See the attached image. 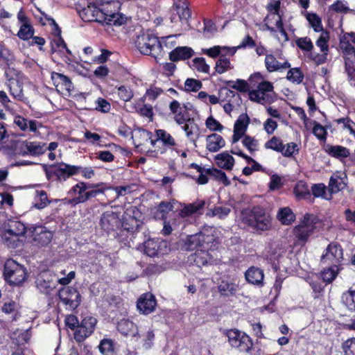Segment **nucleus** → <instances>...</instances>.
Returning a JSON list of instances; mask_svg holds the SVG:
<instances>
[{
	"mask_svg": "<svg viewBox=\"0 0 355 355\" xmlns=\"http://www.w3.org/2000/svg\"><path fill=\"white\" fill-rule=\"evenodd\" d=\"M218 243L216 238L208 230L188 236L185 241L187 250H195L192 259L200 267L209 263L213 259L211 252Z\"/></svg>",
	"mask_w": 355,
	"mask_h": 355,
	"instance_id": "f257e3e1",
	"label": "nucleus"
},
{
	"mask_svg": "<svg viewBox=\"0 0 355 355\" xmlns=\"http://www.w3.org/2000/svg\"><path fill=\"white\" fill-rule=\"evenodd\" d=\"M239 46L229 47L226 46L216 45L210 48L202 49V53L211 58L218 57L216 62V71L222 74L234 69V65L231 63L228 57L233 56Z\"/></svg>",
	"mask_w": 355,
	"mask_h": 355,
	"instance_id": "f03ea898",
	"label": "nucleus"
},
{
	"mask_svg": "<svg viewBox=\"0 0 355 355\" xmlns=\"http://www.w3.org/2000/svg\"><path fill=\"white\" fill-rule=\"evenodd\" d=\"M100 23L121 26L126 21V17L119 12L121 3L117 0H99Z\"/></svg>",
	"mask_w": 355,
	"mask_h": 355,
	"instance_id": "7ed1b4c3",
	"label": "nucleus"
},
{
	"mask_svg": "<svg viewBox=\"0 0 355 355\" xmlns=\"http://www.w3.org/2000/svg\"><path fill=\"white\" fill-rule=\"evenodd\" d=\"M241 220L256 231H266L270 228L271 223L270 216L260 207L243 210L241 212Z\"/></svg>",
	"mask_w": 355,
	"mask_h": 355,
	"instance_id": "20e7f679",
	"label": "nucleus"
},
{
	"mask_svg": "<svg viewBox=\"0 0 355 355\" xmlns=\"http://www.w3.org/2000/svg\"><path fill=\"white\" fill-rule=\"evenodd\" d=\"M251 87H256V89H252L249 92V98L252 101L260 104H264L269 102V92L273 91L272 83L264 80V77L259 72L251 75L248 79Z\"/></svg>",
	"mask_w": 355,
	"mask_h": 355,
	"instance_id": "39448f33",
	"label": "nucleus"
},
{
	"mask_svg": "<svg viewBox=\"0 0 355 355\" xmlns=\"http://www.w3.org/2000/svg\"><path fill=\"white\" fill-rule=\"evenodd\" d=\"M135 45L141 53L151 55L156 60L163 56V50L158 37L150 32H146L137 37Z\"/></svg>",
	"mask_w": 355,
	"mask_h": 355,
	"instance_id": "423d86ee",
	"label": "nucleus"
},
{
	"mask_svg": "<svg viewBox=\"0 0 355 355\" xmlns=\"http://www.w3.org/2000/svg\"><path fill=\"white\" fill-rule=\"evenodd\" d=\"M28 228L19 221L9 220L0 227V236L6 245L11 248H16L19 236H23Z\"/></svg>",
	"mask_w": 355,
	"mask_h": 355,
	"instance_id": "0eeeda50",
	"label": "nucleus"
},
{
	"mask_svg": "<svg viewBox=\"0 0 355 355\" xmlns=\"http://www.w3.org/2000/svg\"><path fill=\"white\" fill-rule=\"evenodd\" d=\"M7 86L10 95L17 101L28 102V99L24 96L23 92L24 85L26 81L24 73L19 71L10 69L7 73Z\"/></svg>",
	"mask_w": 355,
	"mask_h": 355,
	"instance_id": "6e6552de",
	"label": "nucleus"
},
{
	"mask_svg": "<svg viewBox=\"0 0 355 355\" xmlns=\"http://www.w3.org/2000/svg\"><path fill=\"white\" fill-rule=\"evenodd\" d=\"M3 277L10 285H19L27 278L26 268L15 260L8 259L4 264Z\"/></svg>",
	"mask_w": 355,
	"mask_h": 355,
	"instance_id": "1a4fd4ad",
	"label": "nucleus"
},
{
	"mask_svg": "<svg viewBox=\"0 0 355 355\" xmlns=\"http://www.w3.org/2000/svg\"><path fill=\"white\" fill-rule=\"evenodd\" d=\"M230 345L241 352H249L252 347L250 337L245 332L236 329H228L225 331Z\"/></svg>",
	"mask_w": 355,
	"mask_h": 355,
	"instance_id": "9d476101",
	"label": "nucleus"
},
{
	"mask_svg": "<svg viewBox=\"0 0 355 355\" xmlns=\"http://www.w3.org/2000/svg\"><path fill=\"white\" fill-rule=\"evenodd\" d=\"M314 220L313 215L306 214L300 223L294 228L293 234L300 244L305 243L313 234L315 229Z\"/></svg>",
	"mask_w": 355,
	"mask_h": 355,
	"instance_id": "9b49d317",
	"label": "nucleus"
},
{
	"mask_svg": "<svg viewBox=\"0 0 355 355\" xmlns=\"http://www.w3.org/2000/svg\"><path fill=\"white\" fill-rule=\"evenodd\" d=\"M76 166L69 165L61 162L57 165H51L46 170V175L49 180L53 178V176L60 182L67 180L69 177L77 175Z\"/></svg>",
	"mask_w": 355,
	"mask_h": 355,
	"instance_id": "f8f14e48",
	"label": "nucleus"
},
{
	"mask_svg": "<svg viewBox=\"0 0 355 355\" xmlns=\"http://www.w3.org/2000/svg\"><path fill=\"white\" fill-rule=\"evenodd\" d=\"M103 182L98 184H90L85 183L84 182H80L74 185L68 192L69 196H72V198L68 200V204L76 205L86 202V190L93 188H97L100 186H103Z\"/></svg>",
	"mask_w": 355,
	"mask_h": 355,
	"instance_id": "ddd939ff",
	"label": "nucleus"
},
{
	"mask_svg": "<svg viewBox=\"0 0 355 355\" xmlns=\"http://www.w3.org/2000/svg\"><path fill=\"white\" fill-rule=\"evenodd\" d=\"M263 21L265 26L263 30H268L272 34H275L279 31L283 42H287L288 40V36L284 27L282 17L280 14H268Z\"/></svg>",
	"mask_w": 355,
	"mask_h": 355,
	"instance_id": "4468645a",
	"label": "nucleus"
},
{
	"mask_svg": "<svg viewBox=\"0 0 355 355\" xmlns=\"http://www.w3.org/2000/svg\"><path fill=\"white\" fill-rule=\"evenodd\" d=\"M154 331L148 322L139 326V331L137 337L134 338L135 341L139 343L141 347L145 350L150 349L154 343Z\"/></svg>",
	"mask_w": 355,
	"mask_h": 355,
	"instance_id": "2eb2a0df",
	"label": "nucleus"
},
{
	"mask_svg": "<svg viewBox=\"0 0 355 355\" xmlns=\"http://www.w3.org/2000/svg\"><path fill=\"white\" fill-rule=\"evenodd\" d=\"M61 301L70 309H76L81 301L80 294L76 288L68 286L59 291Z\"/></svg>",
	"mask_w": 355,
	"mask_h": 355,
	"instance_id": "dca6fc26",
	"label": "nucleus"
},
{
	"mask_svg": "<svg viewBox=\"0 0 355 355\" xmlns=\"http://www.w3.org/2000/svg\"><path fill=\"white\" fill-rule=\"evenodd\" d=\"M267 71L270 73L282 71L291 67L288 61L280 55L267 54L264 60Z\"/></svg>",
	"mask_w": 355,
	"mask_h": 355,
	"instance_id": "f3484780",
	"label": "nucleus"
},
{
	"mask_svg": "<svg viewBox=\"0 0 355 355\" xmlns=\"http://www.w3.org/2000/svg\"><path fill=\"white\" fill-rule=\"evenodd\" d=\"M343 257L341 246L337 243H330L325 250V253L322 255L321 261L324 263H338Z\"/></svg>",
	"mask_w": 355,
	"mask_h": 355,
	"instance_id": "a211bd4d",
	"label": "nucleus"
},
{
	"mask_svg": "<svg viewBox=\"0 0 355 355\" xmlns=\"http://www.w3.org/2000/svg\"><path fill=\"white\" fill-rule=\"evenodd\" d=\"M167 243L164 241L148 239L144 243L145 254L154 257L166 252Z\"/></svg>",
	"mask_w": 355,
	"mask_h": 355,
	"instance_id": "6ab92c4d",
	"label": "nucleus"
},
{
	"mask_svg": "<svg viewBox=\"0 0 355 355\" xmlns=\"http://www.w3.org/2000/svg\"><path fill=\"white\" fill-rule=\"evenodd\" d=\"M78 13L85 21H98L100 23L98 1L88 3L86 7L79 10Z\"/></svg>",
	"mask_w": 355,
	"mask_h": 355,
	"instance_id": "aec40b11",
	"label": "nucleus"
},
{
	"mask_svg": "<svg viewBox=\"0 0 355 355\" xmlns=\"http://www.w3.org/2000/svg\"><path fill=\"white\" fill-rule=\"evenodd\" d=\"M32 233L35 241L42 245H48L52 240L53 233L42 225L32 226L28 227Z\"/></svg>",
	"mask_w": 355,
	"mask_h": 355,
	"instance_id": "412c9836",
	"label": "nucleus"
},
{
	"mask_svg": "<svg viewBox=\"0 0 355 355\" xmlns=\"http://www.w3.org/2000/svg\"><path fill=\"white\" fill-rule=\"evenodd\" d=\"M100 224L107 232L114 231L121 224L119 216L117 213L112 210L107 211L102 214Z\"/></svg>",
	"mask_w": 355,
	"mask_h": 355,
	"instance_id": "4be33fe9",
	"label": "nucleus"
},
{
	"mask_svg": "<svg viewBox=\"0 0 355 355\" xmlns=\"http://www.w3.org/2000/svg\"><path fill=\"white\" fill-rule=\"evenodd\" d=\"M249 123L250 118L246 114L239 115L234 125V134L232 136L233 144L238 142L240 139L245 136Z\"/></svg>",
	"mask_w": 355,
	"mask_h": 355,
	"instance_id": "5701e85b",
	"label": "nucleus"
},
{
	"mask_svg": "<svg viewBox=\"0 0 355 355\" xmlns=\"http://www.w3.org/2000/svg\"><path fill=\"white\" fill-rule=\"evenodd\" d=\"M155 297L151 293L142 295L137 300V307L139 311L144 315L152 313L156 306Z\"/></svg>",
	"mask_w": 355,
	"mask_h": 355,
	"instance_id": "b1692460",
	"label": "nucleus"
},
{
	"mask_svg": "<svg viewBox=\"0 0 355 355\" xmlns=\"http://www.w3.org/2000/svg\"><path fill=\"white\" fill-rule=\"evenodd\" d=\"M170 110L171 113L174 115V120L177 123V124L182 125L184 122H187L189 119H191L189 112L187 111L186 108L180 106V104L178 101L174 100L170 103Z\"/></svg>",
	"mask_w": 355,
	"mask_h": 355,
	"instance_id": "393cba45",
	"label": "nucleus"
},
{
	"mask_svg": "<svg viewBox=\"0 0 355 355\" xmlns=\"http://www.w3.org/2000/svg\"><path fill=\"white\" fill-rule=\"evenodd\" d=\"M14 123L22 131L36 133L39 128L42 127L40 122L35 120H28L21 116L17 115L14 119Z\"/></svg>",
	"mask_w": 355,
	"mask_h": 355,
	"instance_id": "a878e982",
	"label": "nucleus"
},
{
	"mask_svg": "<svg viewBox=\"0 0 355 355\" xmlns=\"http://www.w3.org/2000/svg\"><path fill=\"white\" fill-rule=\"evenodd\" d=\"M180 125L185 132L187 138L196 146V142L200 135V130L194 119L191 118L187 122Z\"/></svg>",
	"mask_w": 355,
	"mask_h": 355,
	"instance_id": "bb28decb",
	"label": "nucleus"
},
{
	"mask_svg": "<svg viewBox=\"0 0 355 355\" xmlns=\"http://www.w3.org/2000/svg\"><path fill=\"white\" fill-rule=\"evenodd\" d=\"M340 49L344 55L346 70L349 71L353 69L355 64V48L349 42L346 41L340 42Z\"/></svg>",
	"mask_w": 355,
	"mask_h": 355,
	"instance_id": "cd10ccee",
	"label": "nucleus"
},
{
	"mask_svg": "<svg viewBox=\"0 0 355 355\" xmlns=\"http://www.w3.org/2000/svg\"><path fill=\"white\" fill-rule=\"evenodd\" d=\"M245 277L246 281L254 286L261 287L263 286V271L254 266L248 268L245 272Z\"/></svg>",
	"mask_w": 355,
	"mask_h": 355,
	"instance_id": "c85d7f7f",
	"label": "nucleus"
},
{
	"mask_svg": "<svg viewBox=\"0 0 355 355\" xmlns=\"http://www.w3.org/2000/svg\"><path fill=\"white\" fill-rule=\"evenodd\" d=\"M21 150L24 155L37 156L45 152L46 146L44 144L37 141H26L23 144Z\"/></svg>",
	"mask_w": 355,
	"mask_h": 355,
	"instance_id": "c756f323",
	"label": "nucleus"
},
{
	"mask_svg": "<svg viewBox=\"0 0 355 355\" xmlns=\"http://www.w3.org/2000/svg\"><path fill=\"white\" fill-rule=\"evenodd\" d=\"M117 329L121 334L126 336H130L134 339V338L137 337L139 327L129 319L124 318L118 322Z\"/></svg>",
	"mask_w": 355,
	"mask_h": 355,
	"instance_id": "7c9ffc66",
	"label": "nucleus"
},
{
	"mask_svg": "<svg viewBox=\"0 0 355 355\" xmlns=\"http://www.w3.org/2000/svg\"><path fill=\"white\" fill-rule=\"evenodd\" d=\"M347 186V175L344 173L337 172L329 180V188L331 193H338Z\"/></svg>",
	"mask_w": 355,
	"mask_h": 355,
	"instance_id": "2f4dec72",
	"label": "nucleus"
},
{
	"mask_svg": "<svg viewBox=\"0 0 355 355\" xmlns=\"http://www.w3.org/2000/svg\"><path fill=\"white\" fill-rule=\"evenodd\" d=\"M51 79L58 90H65L69 92L73 89V84L71 80L62 73L53 72L51 73Z\"/></svg>",
	"mask_w": 355,
	"mask_h": 355,
	"instance_id": "473e14b6",
	"label": "nucleus"
},
{
	"mask_svg": "<svg viewBox=\"0 0 355 355\" xmlns=\"http://www.w3.org/2000/svg\"><path fill=\"white\" fill-rule=\"evenodd\" d=\"M225 141L224 139L216 133L207 136L206 139V147L210 152H217L224 147Z\"/></svg>",
	"mask_w": 355,
	"mask_h": 355,
	"instance_id": "72a5a7b5",
	"label": "nucleus"
},
{
	"mask_svg": "<svg viewBox=\"0 0 355 355\" xmlns=\"http://www.w3.org/2000/svg\"><path fill=\"white\" fill-rule=\"evenodd\" d=\"M217 166L227 171L232 169L234 165V157L227 152H223L215 156Z\"/></svg>",
	"mask_w": 355,
	"mask_h": 355,
	"instance_id": "f704fd0d",
	"label": "nucleus"
},
{
	"mask_svg": "<svg viewBox=\"0 0 355 355\" xmlns=\"http://www.w3.org/2000/svg\"><path fill=\"white\" fill-rule=\"evenodd\" d=\"M193 54V50L188 46H180L173 49L169 53L171 60L175 62L190 58Z\"/></svg>",
	"mask_w": 355,
	"mask_h": 355,
	"instance_id": "c9c22d12",
	"label": "nucleus"
},
{
	"mask_svg": "<svg viewBox=\"0 0 355 355\" xmlns=\"http://www.w3.org/2000/svg\"><path fill=\"white\" fill-rule=\"evenodd\" d=\"M324 150L329 155L340 160L344 158H347L350 155L349 150L348 148L339 145H327Z\"/></svg>",
	"mask_w": 355,
	"mask_h": 355,
	"instance_id": "e433bc0d",
	"label": "nucleus"
},
{
	"mask_svg": "<svg viewBox=\"0 0 355 355\" xmlns=\"http://www.w3.org/2000/svg\"><path fill=\"white\" fill-rule=\"evenodd\" d=\"M178 205V202L175 200L168 202H161L157 207V217L162 220H166L169 212L173 211L175 206Z\"/></svg>",
	"mask_w": 355,
	"mask_h": 355,
	"instance_id": "4c0bfd02",
	"label": "nucleus"
},
{
	"mask_svg": "<svg viewBox=\"0 0 355 355\" xmlns=\"http://www.w3.org/2000/svg\"><path fill=\"white\" fill-rule=\"evenodd\" d=\"M237 288V284L232 280H222L218 286L220 294L227 297L234 295Z\"/></svg>",
	"mask_w": 355,
	"mask_h": 355,
	"instance_id": "58836bf2",
	"label": "nucleus"
},
{
	"mask_svg": "<svg viewBox=\"0 0 355 355\" xmlns=\"http://www.w3.org/2000/svg\"><path fill=\"white\" fill-rule=\"evenodd\" d=\"M100 352L103 355H116V343L110 338H103L98 345Z\"/></svg>",
	"mask_w": 355,
	"mask_h": 355,
	"instance_id": "ea45409f",
	"label": "nucleus"
},
{
	"mask_svg": "<svg viewBox=\"0 0 355 355\" xmlns=\"http://www.w3.org/2000/svg\"><path fill=\"white\" fill-rule=\"evenodd\" d=\"M277 217L281 223L285 225H290L295 219L294 213L289 207H283L279 209Z\"/></svg>",
	"mask_w": 355,
	"mask_h": 355,
	"instance_id": "a19ab883",
	"label": "nucleus"
},
{
	"mask_svg": "<svg viewBox=\"0 0 355 355\" xmlns=\"http://www.w3.org/2000/svg\"><path fill=\"white\" fill-rule=\"evenodd\" d=\"M294 193L297 199H305L311 195L309 187L304 181L297 182L294 187Z\"/></svg>",
	"mask_w": 355,
	"mask_h": 355,
	"instance_id": "79ce46f5",
	"label": "nucleus"
},
{
	"mask_svg": "<svg viewBox=\"0 0 355 355\" xmlns=\"http://www.w3.org/2000/svg\"><path fill=\"white\" fill-rule=\"evenodd\" d=\"M204 205V201H201L198 203L189 204L181 209L178 214L180 215V216L184 218L191 215L192 214L197 212L198 210L203 207Z\"/></svg>",
	"mask_w": 355,
	"mask_h": 355,
	"instance_id": "37998d69",
	"label": "nucleus"
},
{
	"mask_svg": "<svg viewBox=\"0 0 355 355\" xmlns=\"http://www.w3.org/2000/svg\"><path fill=\"white\" fill-rule=\"evenodd\" d=\"M342 302L351 311H355V290H349L342 295Z\"/></svg>",
	"mask_w": 355,
	"mask_h": 355,
	"instance_id": "c03bdc74",
	"label": "nucleus"
},
{
	"mask_svg": "<svg viewBox=\"0 0 355 355\" xmlns=\"http://www.w3.org/2000/svg\"><path fill=\"white\" fill-rule=\"evenodd\" d=\"M156 136L157 140H159L162 144L168 147L174 146L175 145V141L174 138L167 132L165 130L159 129L156 130Z\"/></svg>",
	"mask_w": 355,
	"mask_h": 355,
	"instance_id": "a18cd8bd",
	"label": "nucleus"
},
{
	"mask_svg": "<svg viewBox=\"0 0 355 355\" xmlns=\"http://www.w3.org/2000/svg\"><path fill=\"white\" fill-rule=\"evenodd\" d=\"M178 17L181 21H187L191 17V11L189 8V3L183 1L179 3H175Z\"/></svg>",
	"mask_w": 355,
	"mask_h": 355,
	"instance_id": "49530a36",
	"label": "nucleus"
},
{
	"mask_svg": "<svg viewBox=\"0 0 355 355\" xmlns=\"http://www.w3.org/2000/svg\"><path fill=\"white\" fill-rule=\"evenodd\" d=\"M50 201L48 200L47 194L44 191H36L35 196L34 207L42 209L46 207Z\"/></svg>",
	"mask_w": 355,
	"mask_h": 355,
	"instance_id": "de8ad7c7",
	"label": "nucleus"
},
{
	"mask_svg": "<svg viewBox=\"0 0 355 355\" xmlns=\"http://www.w3.org/2000/svg\"><path fill=\"white\" fill-rule=\"evenodd\" d=\"M329 40V34L327 31H322L318 40L315 42V44L320 48L321 53H328L329 46L328 42Z\"/></svg>",
	"mask_w": 355,
	"mask_h": 355,
	"instance_id": "09e8293b",
	"label": "nucleus"
},
{
	"mask_svg": "<svg viewBox=\"0 0 355 355\" xmlns=\"http://www.w3.org/2000/svg\"><path fill=\"white\" fill-rule=\"evenodd\" d=\"M239 96L235 92L227 87H223L219 90V98L222 102H233V99L239 98Z\"/></svg>",
	"mask_w": 355,
	"mask_h": 355,
	"instance_id": "8fccbe9b",
	"label": "nucleus"
},
{
	"mask_svg": "<svg viewBox=\"0 0 355 355\" xmlns=\"http://www.w3.org/2000/svg\"><path fill=\"white\" fill-rule=\"evenodd\" d=\"M34 34V29L31 25L30 22L27 24H21L19 30L17 33V36L23 40H29Z\"/></svg>",
	"mask_w": 355,
	"mask_h": 355,
	"instance_id": "3c124183",
	"label": "nucleus"
},
{
	"mask_svg": "<svg viewBox=\"0 0 355 355\" xmlns=\"http://www.w3.org/2000/svg\"><path fill=\"white\" fill-rule=\"evenodd\" d=\"M306 19L308 20L310 26L313 28L315 32L322 33L324 31L322 27V21L320 17L315 13H307Z\"/></svg>",
	"mask_w": 355,
	"mask_h": 355,
	"instance_id": "603ef678",
	"label": "nucleus"
},
{
	"mask_svg": "<svg viewBox=\"0 0 355 355\" xmlns=\"http://www.w3.org/2000/svg\"><path fill=\"white\" fill-rule=\"evenodd\" d=\"M338 272V266L333 264L332 266L324 269L321 275L324 282L327 283H331L337 276Z\"/></svg>",
	"mask_w": 355,
	"mask_h": 355,
	"instance_id": "864d4df0",
	"label": "nucleus"
},
{
	"mask_svg": "<svg viewBox=\"0 0 355 355\" xmlns=\"http://www.w3.org/2000/svg\"><path fill=\"white\" fill-rule=\"evenodd\" d=\"M191 67L198 72L209 73V66L206 63L204 58H196L191 61Z\"/></svg>",
	"mask_w": 355,
	"mask_h": 355,
	"instance_id": "5fc2aeb1",
	"label": "nucleus"
},
{
	"mask_svg": "<svg viewBox=\"0 0 355 355\" xmlns=\"http://www.w3.org/2000/svg\"><path fill=\"white\" fill-rule=\"evenodd\" d=\"M286 78L291 83L300 84L302 82L304 76L299 68L291 69L286 75Z\"/></svg>",
	"mask_w": 355,
	"mask_h": 355,
	"instance_id": "6e6d98bb",
	"label": "nucleus"
},
{
	"mask_svg": "<svg viewBox=\"0 0 355 355\" xmlns=\"http://www.w3.org/2000/svg\"><path fill=\"white\" fill-rule=\"evenodd\" d=\"M226 85L234 89L242 92L248 90L250 85V82L248 83L247 81L242 79H237L236 81H226Z\"/></svg>",
	"mask_w": 355,
	"mask_h": 355,
	"instance_id": "4d7b16f0",
	"label": "nucleus"
},
{
	"mask_svg": "<svg viewBox=\"0 0 355 355\" xmlns=\"http://www.w3.org/2000/svg\"><path fill=\"white\" fill-rule=\"evenodd\" d=\"M264 147L266 149H271L276 152L281 153L282 148L284 147V144L279 137H272L270 140L265 143Z\"/></svg>",
	"mask_w": 355,
	"mask_h": 355,
	"instance_id": "13d9d810",
	"label": "nucleus"
},
{
	"mask_svg": "<svg viewBox=\"0 0 355 355\" xmlns=\"http://www.w3.org/2000/svg\"><path fill=\"white\" fill-rule=\"evenodd\" d=\"M37 288L44 293H49L54 288L55 284L49 280L38 278L36 281Z\"/></svg>",
	"mask_w": 355,
	"mask_h": 355,
	"instance_id": "bf43d9fd",
	"label": "nucleus"
},
{
	"mask_svg": "<svg viewBox=\"0 0 355 355\" xmlns=\"http://www.w3.org/2000/svg\"><path fill=\"white\" fill-rule=\"evenodd\" d=\"M243 145L250 151V153H252L257 150H258L259 148V141L254 138L245 135L243 136V139L242 141Z\"/></svg>",
	"mask_w": 355,
	"mask_h": 355,
	"instance_id": "052dcab7",
	"label": "nucleus"
},
{
	"mask_svg": "<svg viewBox=\"0 0 355 355\" xmlns=\"http://www.w3.org/2000/svg\"><path fill=\"white\" fill-rule=\"evenodd\" d=\"M298 152L299 148L297 144H296L294 142H290L286 144V145L284 144V147L282 148L281 153L282 154L283 156L289 157L295 154H297Z\"/></svg>",
	"mask_w": 355,
	"mask_h": 355,
	"instance_id": "680f3d73",
	"label": "nucleus"
},
{
	"mask_svg": "<svg viewBox=\"0 0 355 355\" xmlns=\"http://www.w3.org/2000/svg\"><path fill=\"white\" fill-rule=\"evenodd\" d=\"M296 44L301 50L304 51H311L313 49V44L308 37L298 38L296 40Z\"/></svg>",
	"mask_w": 355,
	"mask_h": 355,
	"instance_id": "e2e57ef3",
	"label": "nucleus"
},
{
	"mask_svg": "<svg viewBox=\"0 0 355 355\" xmlns=\"http://www.w3.org/2000/svg\"><path fill=\"white\" fill-rule=\"evenodd\" d=\"M344 355H355V338H349L342 345Z\"/></svg>",
	"mask_w": 355,
	"mask_h": 355,
	"instance_id": "0e129e2a",
	"label": "nucleus"
},
{
	"mask_svg": "<svg viewBox=\"0 0 355 355\" xmlns=\"http://www.w3.org/2000/svg\"><path fill=\"white\" fill-rule=\"evenodd\" d=\"M87 329L82 323L79 324L74 332V338L78 342L83 341L86 338L89 337L92 334H87Z\"/></svg>",
	"mask_w": 355,
	"mask_h": 355,
	"instance_id": "69168bd1",
	"label": "nucleus"
},
{
	"mask_svg": "<svg viewBox=\"0 0 355 355\" xmlns=\"http://www.w3.org/2000/svg\"><path fill=\"white\" fill-rule=\"evenodd\" d=\"M205 125L211 131H221L223 129V126L213 116L206 119Z\"/></svg>",
	"mask_w": 355,
	"mask_h": 355,
	"instance_id": "338daca9",
	"label": "nucleus"
},
{
	"mask_svg": "<svg viewBox=\"0 0 355 355\" xmlns=\"http://www.w3.org/2000/svg\"><path fill=\"white\" fill-rule=\"evenodd\" d=\"M184 87L187 91L197 92L202 87V83L200 80L188 78L184 83Z\"/></svg>",
	"mask_w": 355,
	"mask_h": 355,
	"instance_id": "774afa93",
	"label": "nucleus"
}]
</instances>
